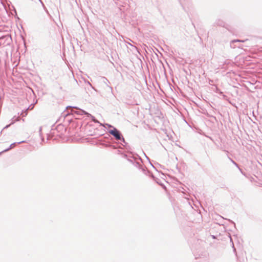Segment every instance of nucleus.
Returning <instances> with one entry per match:
<instances>
[{
	"label": "nucleus",
	"mask_w": 262,
	"mask_h": 262,
	"mask_svg": "<svg viewBox=\"0 0 262 262\" xmlns=\"http://www.w3.org/2000/svg\"><path fill=\"white\" fill-rule=\"evenodd\" d=\"M109 133L110 134L114 136L117 140H120L121 139L120 133L116 128L110 130Z\"/></svg>",
	"instance_id": "nucleus-1"
}]
</instances>
